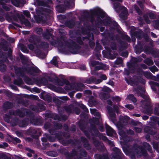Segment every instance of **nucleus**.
Instances as JSON below:
<instances>
[{
  "label": "nucleus",
  "mask_w": 159,
  "mask_h": 159,
  "mask_svg": "<svg viewBox=\"0 0 159 159\" xmlns=\"http://www.w3.org/2000/svg\"><path fill=\"white\" fill-rule=\"evenodd\" d=\"M106 127H107H107H108V128L109 129L111 130V134H113L114 133V132H115L111 128H110V126H109L108 125H107L106 126Z\"/></svg>",
  "instance_id": "nucleus-15"
},
{
  "label": "nucleus",
  "mask_w": 159,
  "mask_h": 159,
  "mask_svg": "<svg viewBox=\"0 0 159 159\" xmlns=\"http://www.w3.org/2000/svg\"><path fill=\"white\" fill-rule=\"evenodd\" d=\"M114 8L116 11H118V10L121 8L119 4L118 3H116L114 4ZM122 9L124 11V16L122 14H121L120 15V17L123 20H125L127 18V9L126 8L124 7H122Z\"/></svg>",
  "instance_id": "nucleus-2"
},
{
  "label": "nucleus",
  "mask_w": 159,
  "mask_h": 159,
  "mask_svg": "<svg viewBox=\"0 0 159 159\" xmlns=\"http://www.w3.org/2000/svg\"><path fill=\"white\" fill-rule=\"evenodd\" d=\"M27 155L29 157H31L32 156V155L30 153H28Z\"/></svg>",
  "instance_id": "nucleus-36"
},
{
  "label": "nucleus",
  "mask_w": 159,
  "mask_h": 159,
  "mask_svg": "<svg viewBox=\"0 0 159 159\" xmlns=\"http://www.w3.org/2000/svg\"><path fill=\"white\" fill-rule=\"evenodd\" d=\"M109 84L111 86L114 85V83L112 81H110L109 82Z\"/></svg>",
  "instance_id": "nucleus-26"
},
{
  "label": "nucleus",
  "mask_w": 159,
  "mask_h": 159,
  "mask_svg": "<svg viewBox=\"0 0 159 159\" xmlns=\"http://www.w3.org/2000/svg\"><path fill=\"white\" fill-rule=\"evenodd\" d=\"M125 107L130 109H132L133 108V106L131 105H125Z\"/></svg>",
  "instance_id": "nucleus-13"
},
{
  "label": "nucleus",
  "mask_w": 159,
  "mask_h": 159,
  "mask_svg": "<svg viewBox=\"0 0 159 159\" xmlns=\"http://www.w3.org/2000/svg\"><path fill=\"white\" fill-rule=\"evenodd\" d=\"M128 98L129 100H132L133 102H135L136 101L135 98L132 94H129L128 96Z\"/></svg>",
  "instance_id": "nucleus-10"
},
{
  "label": "nucleus",
  "mask_w": 159,
  "mask_h": 159,
  "mask_svg": "<svg viewBox=\"0 0 159 159\" xmlns=\"http://www.w3.org/2000/svg\"><path fill=\"white\" fill-rule=\"evenodd\" d=\"M133 116H136L138 117L139 116H140V115L139 114H134L133 115Z\"/></svg>",
  "instance_id": "nucleus-31"
},
{
  "label": "nucleus",
  "mask_w": 159,
  "mask_h": 159,
  "mask_svg": "<svg viewBox=\"0 0 159 159\" xmlns=\"http://www.w3.org/2000/svg\"><path fill=\"white\" fill-rule=\"evenodd\" d=\"M137 150L138 151L136 153L139 154L140 155L143 154L146 152L145 149L140 148H138Z\"/></svg>",
  "instance_id": "nucleus-6"
},
{
  "label": "nucleus",
  "mask_w": 159,
  "mask_h": 159,
  "mask_svg": "<svg viewBox=\"0 0 159 159\" xmlns=\"http://www.w3.org/2000/svg\"><path fill=\"white\" fill-rule=\"evenodd\" d=\"M149 62H148L147 63L149 65H151L153 64V62L152 60L150 59L148 60Z\"/></svg>",
  "instance_id": "nucleus-16"
},
{
  "label": "nucleus",
  "mask_w": 159,
  "mask_h": 159,
  "mask_svg": "<svg viewBox=\"0 0 159 159\" xmlns=\"http://www.w3.org/2000/svg\"><path fill=\"white\" fill-rule=\"evenodd\" d=\"M103 69V68H102L101 67H98V68H97V67H96V68H95V69L96 70H99V69Z\"/></svg>",
  "instance_id": "nucleus-32"
},
{
  "label": "nucleus",
  "mask_w": 159,
  "mask_h": 159,
  "mask_svg": "<svg viewBox=\"0 0 159 159\" xmlns=\"http://www.w3.org/2000/svg\"><path fill=\"white\" fill-rule=\"evenodd\" d=\"M119 134H120V132H119Z\"/></svg>",
  "instance_id": "nucleus-50"
},
{
  "label": "nucleus",
  "mask_w": 159,
  "mask_h": 159,
  "mask_svg": "<svg viewBox=\"0 0 159 159\" xmlns=\"http://www.w3.org/2000/svg\"><path fill=\"white\" fill-rule=\"evenodd\" d=\"M101 78L103 80H105L107 79V77L105 75H101Z\"/></svg>",
  "instance_id": "nucleus-14"
},
{
  "label": "nucleus",
  "mask_w": 159,
  "mask_h": 159,
  "mask_svg": "<svg viewBox=\"0 0 159 159\" xmlns=\"http://www.w3.org/2000/svg\"><path fill=\"white\" fill-rule=\"evenodd\" d=\"M113 1H121V0H111Z\"/></svg>",
  "instance_id": "nucleus-37"
},
{
  "label": "nucleus",
  "mask_w": 159,
  "mask_h": 159,
  "mask_svg": "<svg viewBox=\"0 0 159 159\" xmlns=\"http://www.w3.org/2000/svg\"><path fill=\"white\" fill-rule=\"evenodd\" d=\"M15 140L17 142H18V143H19L20 142V140L18 139V138H16L15 139Z\"/></svg>",
  "instance_id": "nucleus-28"
},
{
  "label": "nucleus",
  "mask_w": 159,
  "mask_h": 159,
  "mask_svg": "<svg viewBox=\"0 0 159 159\" xmlns=\"http://www.w3.org/2000/svg\"><path fill=\"white\" fill-rule=\"evenodd\" d=\"M98 21L99 22V23L98 24L97 26L98 27V28H100L101 30H103L105 29V27H103V25L107 26L110 24H111V26L112 27V29L114 30H119L120 29V26L116 23L114 22L113 23L110 24L109 23L110 22V21L108 19L105 20V21L102 22V23L100 22L99 20H98Z\"/></svg>",
  "instance_id": "nucleus-1"
},
{
  "label": "nucleus",
  "mask_w": 159,
  "mask_h": 159,
  "mask_svg": "<svg viewBox=\"0 0 159 159\" xmlns=\"http://www.w3.org/2000/svg\"><path fill=\"white\" fill-rule=\"evenodd\" d=\"M69 26V27L70 28H71V26Z\"/></svg>",
  "instance_id": "nucleus-47"
},
{
  "label": "nucleus",
  "mask_w": 159,
  "mask_h": 159,
  "mask_svg": "<svg viewBox=\"0 0 159 159\" xmlns=\"http://www.w3.org/2000/svg\"><path fill=\"white\" fill-rule=\"evenodd\" d=\"M73 45V43H65L64 44H62V46L63 47L64 46L65 48H68L69 49H70V48L72 47V46Z\"/></svg>",
  "instance_id": "nucleus-7"
},
{
  "label": "nucleus",
  "mask_w": 159,
  "mask_h": 159,
  "mask_svg": "<svg viewBox=\"0 0 159 159\" xmlns=\"http://www.w3.org/2000/svg\"><path fill=\"white\" fill-rule=\"evenodd\" d=\"M31 39H30L29 40V41H30V42H32L31 41Z\"/></svg>",
  "instance_id": "nucleus-43"
},
{
  "label": "nucleus",
  "mask_w": 159,
  "mask_h": 159,
  "mask_svg": "<svg viewBox=\"0 0 159 159\" xmlns=\"http://www.w3.org/2000/svg\"><path fill=\"white\" fill-rule=\"evenodd\" d=\"M15 26H16V27H18V26H17V25H10L9 26V29H17V28H16Z\"/></svg>",
  "instance_id": "nucleus-12"
},
{
  "label": "nucleus",
  "mask_w": 159,
  "mask_h": 159,
  "mask_svg": "<svg viewBox=\"0 0 159 159\" xmlns=\"http://www.w3.org/2000/svg\"><path fill=\"white\" fill-rule=\"evenodd\" d=\"M22 19H20L21 22L27 26H29L30 25V23L28 20L24 19V18L23 16H22Z\"/></svg>",
  "instance_id": "nucleus-5"
},
{
  "label": "nucleus",
  "mask_w": 159,
  "mask_h": 159,
  "mask_svg": "<svg viewBox=\"0 0 159 159\" xmlns=\"http://www.w3.org/2000/svg\"><path fill=\"white\" fill-rule=\"evenodd\" d=\"M81 96V93H78L76 95V97L77 98H80Z\"/></svg>",
  "instance_id": "nucleus-19"
},
{
  "label": "nucleus",
  "mask_w": 159,
  "mask_h": 159,
  "mask_svg": "<svg viewBox=\"0 0 159 159\" xmlns=\"http://www.w3.org/2000/svg\"><path fill=\"white\" fill-rule=\"evenodd\" d=\"M3 145L5 147H7L8 146L7 144L6 143H3Z\"/></svg>",
  "instance_id": "nucleus-34"
},
{
  "label": "nucleus",
  "mask_w": 159,
  "mask_h": 159,
  "mask_svg": "<svg viewBox=\"0 0 159 159\" xmlns=\"http://www.w3.org/2000/svg\"><path fill=\"white\" fill-rule=\"evenodd\" d=\"M141 131V129L140 128H138L136 129V131L137 132H140Z\"/></svg>",
  "instance_id": "nucleus-30"
},
{
  "label": "nucleus",
  "mask_w": 159,
  "mask_h": 159,
  "mask_svg": "<svg viewBox=\"0 0 159 159\" xmlns=\"http://www.w3.org/2000/svg\"><path fill=\"white\" fill-rule=\"evenodd\" d=\"M25 52H27V51H26Z\"/></svg>",
  "instance_id": "nucleus-48"
},
{
  "label": "nucleus",
  "mask_w": 159,
  "mask_h": 159,
  "mask_svg": "<svg viewBox=\"0 0 159 159\" xmlns=\"http://www.w3.org/2000/svg\"><path fill=\"white\" fill-rule=\"evenodd\" d=\"M158 125H159V121L158 122Z\"/></svg>",
  "instance_id": "nucleus-49"
},
{
  "label": "nucleus",
  "mask_w": 159,
  "mask_h": 159,
  "mask_svg": "<svg viewBox=\"0 0 159 159\" xmlns=\"http://www.w3.org/2000/svg\"><path fill=\"white\" fill-rule=\"evenodd\" d=\"M145 20L147 23H148L150 22V21H149L147 20V19H146V18L145 19Z\"/></svg>",
  "instance_id": "nucleus-35"
},
{
  "label": "nucleus",
  "mask_w": 159,
  "mask_h": 159,
  "mask_svg": "<svg viewBox=\"0 0 159 159\" xmlns=\"http://www.w3.org/2000/svg\"><path fill=\"white\" fill-rule=\"evenodd\" d=\"M29 49L31 50H34V47L33 45L32 44H30L29 45Z\"/></svg>",
  "instance_id": "nucleus-17"
},
{
  "label": "nucleus",
  "mask_w": 159,
  "mask_h": 159,
  "mask_svg": "<svg viewBox=\"0 0 159 159\" xmlns=\"http://www.w3.org/2000/svg\"><path fill=\"white\" fill-rule=\"evenodd\" d=\"M115 99L117 102L120 101V98H119V97H116L115 98Z\"/></svg>",
  "instance_id": "nucleus-18"
},
{
  "label": "nucleus",
  "mask_w": 159,
  "mask_h": 159,
  "mask_svg": "<svg viewBox=\"0 0 159 159\" xmlns=\"http://www.w3.org/2000/svg\"><path fill=\"white\" fill-rule=\"evenodd\" d=\"M108 103L109 105H111V102L110 100H108Z\"/></svg>",
  "instance_id": "nucleus-33"
},
{
  "label": "nucleus",
  "mask_w": 159,
  "mask_h": 159,
  "mask_svg": "<svg viewBox=\"0 0 159 159\" xmlns=\"http://www.w3.org/2000/svg\"><path fill=\"white\" fill-rule=\"evenodd\" d=\"M135 8L139 14H140V13L139 12V8L137 7L136 6H135Z\"/></svg>",
  "instance_id": "nucleus-20"
},
{
  "label": "nucleus",
  "mask_w": 159,
  "mask_h": 159,
  "mask_svg": "<svg viewBox=\"0 0 159 159\" xmlns=\"http://www.w3.org/2000/svg\"><path fill=\"white\" fill-rule=\"evenodd\" d=\"M94 63H96V64H97V63L96 62L93 61V62H92V65H95V64H93Z\"/></svg>",
  "instance_id": "nucleus-38"
},
{
  "label": "nucleus",
  "mask_w": 159,
  "mask_h": 159,
  "mask_svg": "<svg viewBox=\"0 0 159 159\" xmlns=\"http://www.w3.org/2000/svg\"><path fill=\"white\" fill-rule=\"evenodd\" d=\"M148 117L147 116H143V119L144 120H147V119H148Z\"/></svg>",
  "instance_id": "nucleus-25"
},
{
  "label": "nucleus",
  "mask_w": 159,
  "mask_h": 159,
  "mask_svg": "<svg viewBox=\"0 0 159 159\" xmlns=\"http://www.w3.org/2000/svg\"><path fill=\"white\" fill-rule=\"evenodd\" d=\"M151 35L152 37L154 38H157V37L156 35L152 32L151 33Z\"/></svg>",
  "instance_id": "nucleus-21"
},
{
  "label": "nucleus",
  "mask_w": 159,
  "mask_h": 159,
  "mask_svg": "<svg viewBox=\"0 0 159 159\" xmlns=\"http://www.w3.org/2000/svg\"><path fill=\"white\" fill-rule=\"evenodd\" d=\"M66 98H68L67 97H66Z\"/></svg>",
  "instance_id": "nucleus-51"
},
{
  "label": "nucleus",
  "mask_w": 159,
  "mask_h": 159,
  "mask_svg": "<svg viewBox=\"0 0 159 159\" xmlns=\"http://www.w3.org/2000/svg\"><path fill=\"white\" fill-rule=\"evenodd\" d=\"M158 44H159V40L158 41Z\"/></svg>",
  "instance_id": "nucleus-45"
},
{
  "label": "nucleus",
  "mask_w": 159,
  "mask_h": 159,
  "mask_svg": "<svg viewBox=\"0 0 159 159\" xmlns=\"http://www.w3.org/2000/svg\"><path fill=\"white\" fill-rule=\"evenodd\" d=\"M57 57H54L51 61V62L55 66H57Z\"/></svg>",
  "instance_id": "nucleus-8"
},
{
  "label": "nucleus",
  "mask_w": 159,
  "mask_h": 159,
  "mask_svg": "<svg viewBox=\"0 0 159 159\" xmlns=\"http://www.w3.org/2000/svg\"><path fill=\"white\" fill-rule=\"evenodd\" d=\"M69 95H70V97H72V96H73V93H71V94H69Z\"/></svg>",
  "instance_id": "nucleus-39"
},
{
  "label": "nucleus",
  "mask_w": 159,
  "mask_h": 159,
  "mask_svg": "<svg viewBox=\"0 0 159 159\" xmlns=\"http://www.w3.org/2000/svg\"><path fill=\"white\" fill-rule=\"evenodd\" d=\"M85 107V106H84L83 108L84 109Z\"/></svg>",
  "instance_id": "nucleus-44"
},
{
  "label": "nucleus",
  "mask_w": 159,
  "mask_h": 159,
  "mask_svg": "<svg viewBox=\"0 0 159 159\" xmlns=\"http://www.w3.org/2000/svg\"><path fill=\"white\" fill-rule=\"evenodd\" d=\"M24 14L27 17H29L30 15L29 12L28 11H25L23 12Z\"/></svg>",
  "instance_id": "nucleus-11"
},
{
  "label": "nucleus",
  "mask_w": 159,
  "mask_h": 159,
  "mask_svg": "<svg viewBox=\"0 0 159 159\" xmlns=\"http://www.w3.org/2000/svg\"><path fill=\"white\" fill-rule=\"evenodd\" d=\"M38 159H42L41 158H39Z\"/></svg>",
  "instance_id": "nucleus-46"
},
{
  "label": "nucleus",
  "mask_w": 159,
  "mask_h": 159,
  "mask_svg": "<svg viewBox=\"0 0 159 159\" xmlns=\"http://www.w3.org/2000/svg\"><path fill=\"white\" fill-rule=\"evenodd\" d=\"M105 89L106 90V91L107 92H110L111 90L108 87H105Z\"/></svg>",
  "instance_id": "nucleus-24"
},
{
  "label": "nucleus",
  "mask_w": 159,
  "mask_h": 159,
  "mask_svg": "<svg viewBox=\"0 0 159 159\" xmlns=\"http://www.w3.org/2000/svg\"><path fill=\"white\" fill-rule=\"evenodd\" d=\"M11 2L14 5L17 7H20L21 4H24V0H12Z\"/></svg>",
  "instance_id": "nucleus-3"
},
{
  "label": "nucleus",
  "mask_w": 159,
  "mask_h": 159,
  "mask_svg": "<svg viewBox=\"0 0 159 159\" xmlns=\"http://www.w3.org/2000/svg\"><path fill=\"white\" fill-rule=\"evenodd\" d=\"M124 151L125 152V153L126 154H127V153L125 152V150H124Z\"/></svg>",
  "instance_id": "nucleus-41"
},
{
  "label": "nucleus",
  "mask_w": 159,
  "mask_h": 159,
  "mask_svg": "<svg viewBox=\"0 0 159 159\" xmlns=\"http://www.w3.org/2000/svg\"><path fill=\"white\" fill-rule=\"evenodd\" d=\"M129 29H130L131 30H134V29H135V27H134L132 26H131L129 27Z\"/></svg>",
  "instance_id": "nucleus-22"
},
{
  "label": "nucleus",
  "mask_w": 159,
  "mask_h": 159,
  "mask_svg": "<svg viewBox=\"0 0 159 159\" xmlns=\"http://www.w3.org/2000/svg\"><path fill=\"white\" fill-rule=\"evenodd\" d=\"M85 92L87 94H90L91 92L89 90H86L85 91Z\"/></svg>",
  "instance_id": "nucleus-29"
},
{
  "label": "nucleus",
  "mask_w": 159,
  "mask_h": 159,
  "mask_svg": "<svg viewBox=\"0 0 159 159\" xmlns=\"http://www.w3.org/2000/svg\"><path fill=\"white\" fill-rule=\"evenodd\" d=\"M102 82L101 80L98 79L95 82L96 83L99 84Z\"/></svg>",
  "instance_id": "nucleus-23"
},
{
  "label": "nucleus",
  "mask_w": 159,
  "mask_h": 159,
  "mask_svg": "<svg viewBox=\"0 0 159 159\" xmlns=\"http://www.w3.org/2000/svg\"><path fill=\"white\" fill-rule=\"evenodd\" d=\"M96 13L98 14L102 18H103L105 16V13L100 8H98L96 11Z\"/></svg>",
  "instance_id": "nucleus-4"
},
{
  "label": "nucleus",
  "mask_w": 159,
  "mask_h": 159,
  "mask_svg": "<svg viewBox=\"0 0 159 159\" xmlns=\"http://www.w3.org/2000/svg\"><path fill=\"white\" fill-rule=\"evenodd\" d=\"M90 110L91 114L94 115H99V113L96 109H90Z\"/></svg>",
  "instance_id": "nucleus-9"
},
{
  "label": "nucleus",
  "mask_w": 159,
  "mask_h": 159,
  "mask_svg": "<svg viewBox=\"0 0 159 159\" xmlns=\"http://www.w3.org/2000/svg\"><path fill=\"white\" fill-rule=\"evenodd\" d=\"M3 145H0V148H3Z\"/></svg>",
  "instance_id": "nucleus-40"
},
{
  "label": "nucleus",
  "mask_w": 159,
  "mask_h": 159,
  "mask_svg": "<svg viewBox=\"0 0 159 159\" xmlns=\"http://www.w3.org/2000/svg\"><path fill=\"white\" fill-rule=\"evenodd\" d=\"M9 41H10L11 42H13L14 41V40L13 38H10L9 39Z\"/></svg>",
  "instance_id": "nucleus-27"
},
{
  "label": "nucleus",
  "mask_w": 159,
  "mask_h": 159,
  "mask_svg": "<svg viewBox=\"0 0 159 159\" xmlns=\"http://www.w3.org/2000/svg\"><path fill=\"white\" fill-rule=\"evenodd\" d=\"M157 25L158 26H159V23H157Z\"/></svg>",
  "instance_id": "nucleus-42"
}]
</instances>
